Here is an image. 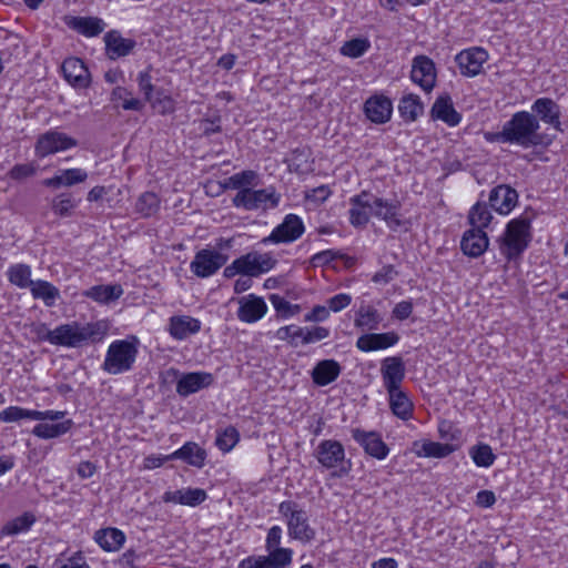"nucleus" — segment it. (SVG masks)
Masks as SVG:
<instances>
[{
    "instance_id": "obj_37",
    "label": "nucleus",
    "mask_w": 568,
    "mask_h": 568,
    "mask_svg": "<svg viewBox=\"0 0 568 568\" xmlns=\"http://www.w3.org/2000/svg\"><path fill=\"white\" fill-rule=\"evenodd\" d=\"M123 294L121 285H97L83 292V296L98 303H110Z\"/></svg>"
},
{
    "instance_id": "obj_64",
    "label": "nucleus",
    "mask_w": 568,
    "mask_h": 568,
    "mask_svg": "<svg viewBox=\"0 0 568 568\" xmlns=\"http://www.w3.org/2000/svg\"><path fill=\"white\" fill-rule=\"evenodd\" d=\"M496 503V496L491 490H480L476 495V505L481 508H489Z\"/></svg>"
},
{
    "instance_id": "obj_13",
    "label": "nucleus",
    "mask_w": 568,
    "mask_h": 568,
    "mask_svg": "<svg viewBox=\"0 0 568 568\" xmlns=\"http://www.w3.org/2000/svg\"><path fill=\"white\" fill-rule=\"evenodd\" d=\"M410 78L424 91L429 92L436 82L434 62L426 55H417L413 60Z\"/></svg>"
},
{
    "instance_id": "obj_28",
    "label": "nucleus",
    "mask_w": 568,
    "mask_h": 568,
    "mask_svg": "<svg viewBox=\"0 0 568 568\" xmlns=\"http://www.w3.org/2000/svg\"><path fill=\"white\" fill-rule=\"evenodd\" d=\"M488 244L487 234L483 230L470 229L464 233L460 247L464 254L478 257L487 250Z\"/></svg>"
},
{
    "instance_id": "obj_54",
    "label": "nucleus",
    "mask_w": 568,
    "mask_h": 568,
    "mask_svg": "<svg viewBox=\"0 0 568 568\" xmlns=\"http://www.w3.org/2000/svg\"><path fill=\"white\" fill-rule=\"evenodd\" d=\"M271 302L274 308L284 316H293L297 314L300 311L298 305H293L288 301L278 295H272Z\"/></svg>"
},
{
    "instance_id": "obj_60",
    "label": "nucleus",
    "mask_w": 568,
    "mask_h": 568,
    "mask_svg": "<svg viewBox=\"0 0 568 568\" xmlns=\"http://www.w3.org/2000/svg\"><path fill=\"white\" fill-rule=\"evenodd\" d=\"M282 532H283V530L280 526H273L268 529V532L266 536V541H265L266 550L280 548Z\"/></svg>"
},
{
    "instance_id": "obj_44",
    "label": "nucleus",
    "mask_w": 568,
    "mask_h": 568,
    "mask_svg": "<svg viewBox=\"0 0 568 568\" xmlns=\"http://www.w3.org/2000/svg\"><path fill=\"white\" fill-rule=\"evenodd\" d=\"M469 456L478 467H490L496 460V455L493 453L491 447L484 443L471 446L469 448Z\"/></svg>"
},
{
    "instance_id": "obj_15",
    "label": "nucleus",
    "mask_w": 568,
    "mask_h": 568,
    "mask_svg": "<svg viewBox=\"0 0 568 568\" xmlns=\"http://www.w3.org/2000/svg\"><path fill=\"white\" fill-rule=\"evenodd\" d=\"M373 193L369 191H362L361 193L349 199V223L354 227H365L369 222V212L365 207L372 209Z\"/></svg>"
},
{
    "instance_id": "obj_23",
    "label": "nucleus",
    "mask_w": 568,
    "mask_h": 568,
    "mask_svg": "<svg viewBox=\"0 0 568 568\" xmlns=\"http://www.w3.org/2000/svg\"><path fill=\"white\" fill-rule=\"evenodd\" d=\"M213 383V375L206 372H193L181 376L176 384V392L181 396H189Z\"/></svg>"
},
{
    "instance_id": "obj_59",
    "label": "nucleus",
    "mask_w": 568,
    "mask_h": 568,
    "mask_svg": "<svg viewBox=\"0 0 568 568\" xmlns=\"http://www.w3.org/2000/svg\"><path fill=\"white\" fill-rule=\"evenodd\" d=\"M138 83L140 91L144 94L145 100H152L153 94V85L151 82V75L149 72H140L138 77Z\"/></svg>"
},
{
    "instance_id": "obj_22",
    "label": "nucleus",
    "mask_w": 568,
    "mask_h": 568,
    "mask_svg": "<svg viewBox=\"0 0 568 568\" xmlns=\"http://www.w3.org/2000/svg\"><path fill=\"white\" fill-rule=\"evenodd\" d=\"M173 460H182L194 468L201 469L205 466L207 453L199 444L186 442L182 447L170 454Z\"/></svg>"
},
{
    "instance_id": "obj_26",
    "label": "nucleus",
    "mask_w": 568,
    "mask_h": 568,
    "mask_svg": "<svg viewBox=\"0 0 568 568\" xmlns=\"http://www.w3.org/2000/svg\"><path fill=\"white\" fill-rule=\"evenodd\" d=\"M366 116L374 123H385L392 116L393 105L388 98L374 95L364 105Z\"/></svg>"
},
{
    "instance_id": "obj_12",
    "label": "nucleus",
    "mask_w": 568,
    "mask_h": 568,
    "mask_svg": "<svg viewBox=\"0 0 568 568\" xmlns=\"http://www.w3.org/2000/svg\"><path fill=\"white\" fill-rule=\"evenodd\" d=\"M455 60L463 75L476 77L481 72L484 63L488 60V53L486 50L475 47L460 51Z\"/></svg>"
},
{
    "instance_id": "obj_1",
    "label": "nucleus",
    "mask_w": 568,
    "mask_h": 568,
    "mask_svg": "<svg viewBox=\"0 0 568 568\" xmlns=\"http://www.w3.org/2000/svg\"><path fill=\"white\" fill-rule=\"evenodd\" d=\"M539 130L540 123L534 113L518 111L503 125L496 138L529 149L545 143V135Z\"/></svg>"
},
{
    "instance_id": "obj_3",
    "label": "nucleus",
    "mask_w": 568,
    "mask_h": 568,
    "mask_svg": "<svg viewBox=\"0 0 568 568\" xmlns=\"http://www.w3.org/2000/svg\"><path fill=\"white\" fill-rule=\"evenodd\" d=\"M531 240L530 222L527 219H514L499 241V251L507 261L517 258L527 248Z\"/></svg>"
},
{
    "instance_id": "obj_19",
    "label": "nucleus",
    "mask_w": 568,
    "mask_h": 568,
    "mask_svg": "<svg viewBox=\"0 0 568 568\" xmlns=\"http://www.w3.org/2000/svg\"><path fill=\"white\" fill-rule=\"evenodd\" d=\"M531 113H535L539 122H544L561 131L560 108L549 98H539L531 105Z\"/></svg>"
},
{
    "instance_id": "obj_62",
    "label": "nucleus",
    "mask_w": 568,
    "mask_h": 568,
    "mask_svg": "<svg viewBox=\"0 0 568 568\" xmlns=\"http://www.w3.org/2000/svg\"><path fill=\"white\" fill-rule=\"evenodd\" d=\"M413 313V303L410 301H402L393 308V316L399 321L408 318Z\"/></svg>"
},
{
    "instance_id": "obj_31",
    "label": "nucleus",
    "mask_w": 568,
    "mask_h": 568,
    "mask_svg": "<svg viewBox=\"0 0 568 568\" xmlns=\"http://www.w3.org/2000/svg\"><path fill=\"white\" fill-rule=\"evenodd\" d=\"M93 539L104 551L114 552L122 548L126 537L122 530L108 527L97 530Z\"/></svg>"
},
{
    "instance_id": "obj_27",
    "label": "nucleus",
    "mask_w": 568,
    "mask_h": 568,
    "mask_svg": "<svg viewBox=\"0 0 568 568\" xmlns=\"http://www.w3.org/2000/svg\"><path fill=\"white\" fill-rule=\"evenodd\" d=\"M201 329V322L187 315H175L169 320L168 331L174 339H185Z\"/></svg>"
},
{
    "instance_id": "obj_48",
    "label": "nucleus",
    "mask_w": 568,
    "mask_h": 568,
    "mask_svg": "<svg viewBox=\"0 0 568 568\" xmlns=\"http://www.w3.org/2000/svg\"><path fill=\"white\" fill-rule=\"evenodd\" d=\"M160 200L158 195L152 192H144L135 203V212L143 217H149L158 212Z\"/></svg>"
},
{
    "instance_id": "obj_25",
    "label": "nucleus",
    "mask_w": 568,
    "mask_h": 568,
    "mask_svg": "<svg viewBox=\"0 0 568 568\" xmlns=\"http://www.w3.org/2000/svg\"><path fill=\"white\" fill-rule=\"evenodd\" d=\"M64 79L73 87L87 88L90 74L84 63L78 58L65 59L62 63Z\"/></svg>"
},
{
    "instance_id": "obj_6",
    "label": "nucleus",
    "mask_w": 568,
    "mask_h": 568,
    "mask_svg": "<svg viewBox=\"0 0 568 568\" xmlns=\"http://www.w3.org/2000/svg\"><path fill=\"white\" fill-rule=\"evenodd\" d=\"M280 197L281 196L274 186L258 190L253 187L251 190L237 192L232 202L235 207L244 209L246 211H265L267 209L276 207L278 205Z\"/></svg>"
},
{
    "instance_id": "obj_46",
    "label": "nucleus",
    "mask_w": 568,
    "mask_h": 568,
    "mask_svg": "<svg viewBox=\"0 0 568 568\" xmlns=\"http://www.w3.org/2000/svg\"><path fill=\"white\" fill-rule=\"evenodd\" d=\"M78 203L79 201H77L71 194L61 193L53 197L51 209L55 215L60 217H69L73 214Z\"/></svg>"
},
{
    "instance_id": "obj_57",
    "label": "nucleus",
    "mask_w": 568,
    "mask_h": 568,
    "mask_svg": "<svg viewBox=\"0 0 568 568\" xmlns=\"http://www.w3.org/2000/svg\"><path fill=\"white\" fill-rule=\"evenodd\" d=\"M396 275L397 272L392 265H385L374 274L372 281L376 284L385 285L394 280Z\"/></svg>"
},
{
    "instance_id": "obj_16",
    "label": "nucleus",
    "mask_w": 568,
    "mask_h": 568,
    "mask_svg": "<svg viewBox=\"0 0 568 568\" xmlns=\"http://www.w3.org/2000/svg\"><path fill=\"white\" fill-rule=\"evenodd\" d=\"M237 317L244 323H255L267 312L265 301L254 294L241 297L239 301Z\"/></svg>"
},
{
    "instance_id": "obj_45",
    "label": "nucleus",
    "mask_w": 568,
    "mask_h": 568,
    "mask_svg": "<svg viewBox=\"0 0 568 568\" xmlns=\"http://www.w3.org/2000/svg\"><path fill=\"white\" fill-rule=\"evenodd\" d=\"M390 407L395 415L406 419L412 412V403L400 388L388 390Z\"/></svg>"
},
{
    "instance_id": "obj_24",
    "label": "nucleus",
    "mask_w": 568,
    "mask_h": 568,
    "mask_svg": "<svg viewBox=\"0 0 568 568\" xmlns=\"http://www.w3.org/2000/svg\"><path fill=\"white\" fill-rule=\"evenodd\" d=\"M518 194L508 185H498L489 195L490 206L500 214H508L517 204Z\"/></svg>"
},
{
    "instance_id": "obj_53",
    "label": "nucleus",
    "mask_w": 568,
    "mask_h": 568,
    "mask_svg": "<svg viewBox=\"0 0 568 568\" xmlns=\"http://www.w3.org/2000/svg\"><path fill=\"white\" fill-rule=\"evenodd\" d=\"M148 102H150L152 108L161 114H168L174 111L173 99L164 94L162 91H158L152 97V100H149Z\"/></svg>"
},
{
    "instance_id": "obj_55",
    "label": "nucleus",
    "mask_w": 568,
    "mask_h": 568,
    "mask_svg": "<svg viewBox=\"0 0 568 568\" xmlns=\"http://www.w3.org/2000/svg\"><path fill=\"white\" fill-rule=\"evenodd\" d=\"M329 336V329L323 326L304 327V344L323 341Z\"/></svg>"
},
{
    "instance_id": "obj_7",
    "label": "nucleus",
    "mask_w": 568,
    "mask_h": 568,
    "mask_svg": "<svg viewBox=\"0 0 568 568\" xmlns=\"http://www.w3.org/2000/svg\"><path fill=\"white\" fill-rule=\"evenodd\" d=\"M226 262L227 255L204 248L195 254L190 268L196 276L204 278L215 274Z\"/></svg>"
},
{
    "instance_id": "obj_39",
    "label": "nucleus",
    "mask_w": 568,
    "mask_h": 568,
    "mask_svg": "<svg viewBox=\"0 0 568 568\" xmlns=\"http://www.w3.org/2000/svg\"><path fill=\"white\" fill-rule=\"evenodd\" d=\"M108 53L112 59L126 55L134 48L135 42L131 39H124L116 32H110L105 37Z\"/></svg>"
},
{
    "instance_id": "obj_38",
    "label": "nucleus",
    "mask_w": 568,
    "mask_h": 568,
    "mask_svg": "<svg viewBox=\"0 0 568 568\" xmlns=\"http://www.w3.org/2000/svg\"><path fill=\"white\" fill-rule=\"evenodd\" d=\"M36 520L37 518L32 513L26 511L21 516L7 521L0 530V536H17L21 532H26L32 527Z\"/></svg>"
},
{
    "instance_id": "obj_61",
    "label": "nucleus",
    "mask_w": 568,
    "mask_h": 568,
    "mask_svg": "<svg viewBox=\"0 0 568 568\" xmlns=\"http://www.w3.org/2000/svg\"><path fill=\"white\" fill-rule=\"evenodd\" d=\"M341 256H342V254L337 251L326 250V251H322V252L313 255L312 263L315 266H321V265H325V264L329 263L331 261H333L337 257H341Z\"/></svg>"
},
{
    "instance_id": "obj_10",
    "label": "nucleus",
    "mask_w": 568,
    "mask_h": 568,
    "mask_svg": "<svg viewBox=\"0 0 568 568\" xmlns=\"http://www.w3.org/2000/svg\"><path fill=\"white\" fill-rule=\"evenodd\" d=\"M354 439L363 447L364 452L378 460H383L389 453L388 446L384 443L381 434L375 430H363L355 428Z\"/></svg>"
},
{
    "instance_id": "obj_47",
    "label": "nucleus",
    "mask_w": 568,
    "mask_h": 568,
    "mask_svg": "<svg viewBox=\"0 0 568 568\" xmlns=\"http://www.w3.org/2000/svg\"><path fill=\"white\" fill-rule=\"evenodd\" d=\"M72 27L84 36L94 37L104 30L105 24L99 18L89 17L74 18L72 21Z\"/></svg>"
},
{
    "instance_id": "obj_50",
    "label": "nucleus",
    "mask_w": 568,
    "mask_h": 568,
    "mask_svg": "<svg viewBox=\"0 0 568 568\" xmlns=\"http://www.w3.org/2000/svg\"><path fill=\"white\" fill-rule=\"evenodd\" d=\"M371 48V42L367 38H355L346 41L342 48L341 53L349 58H359L365 54Z\"/></svg>"
},
{
    "instance_id": "obj_33",
    "label": "nucleus",
    "mask_w": 568,
    "mask_h": 568,
    "mask_svg": "<svg viewBox=\"0 0 568 568\" xmlns=\"http://www.w3.org/2000/svg\"><path fill=\"white\" fill-rule=\"evenodd\" d=\"M341 365L335 359L320 361L312 371V379L318 386L333 383L341 374Z\"/></svg>"
},
{
    "instance_id": "obj_41",
    "label": "nucleus",
    "mask_w": 568,
    "mask_h": 568,
    "mask_svg": "<svg viewBox=\"0 0 568 568\" xmlns=\"http://www.w3.org/2000/svg\"><path fill=\"white\" fill-rule=\"evenodd\" d=\"M400 116L406 121H415L424 111L423 103L418 95H404L398 104Z\"/></svg>"
},
{
    "instance_id": "obj_52",
    "label": "nucleus",
    "mask_w": 568,
    "mask_h": 568,
    "mask_svg": "<svg viewBox=\"0 0 568 568\" xmlns=\"http://www.w3.org/2000/svg\"><path fill=\"white\" fill-rule=\"evenodd\" d=\"M276 337L280 341H287L291 345L296 346V339L301 338L302 344H304V327L287 325L280 327L276 331Z\"/></svg>"
},
{
    "instance_id": "obj_40",
    "label": "nucleus",
    "mask_w": 568,
    "mask_h": 568,
    "mask_svg": "<svg viewBox=\"0 0 568 568\" xmlns=\"http://www.w3.org/2000/svg\"><path fill=\"white\" fill-rule=\"evenodd\" d=\"M266 556H257L267 568H284L292 562L293 550L290 548H274L267 550Z\"/></svg>"
},
{
    "instance_id": "obj_51",
    "label": "nucleus",
    "mask_w": 568,
    "mask_h": 568,
    "mask_svg": "<svg viewBox=\"0 0 568 568\" xmlns=\"http://www.w3.org/2000/svg\"><path fill=\"white\" fill-rule=\"evenodd\" d=\"M237 428H223L217 433L215 445L223 453H229L239 442Z\"/></svg>"
},
{
    "instance_id": "obj_21",
    "label": "nucleus",
    "mask_w": 568,
    "mask_h": 568,
    "mask_svg": "<svg viewBox=\"0 0 568 568\" xmlns=\"http://www.w3.org/2000/svg\"><path fill=\"white\" fill-rule=\"evenodd\" d=\"M399 337L395 332L367 333L357 338L356 347L362 352L386 349L395 345Z\"/></svg>"
},
{
    "instance_id": "obj_9",
    "label": "nucleus",
    "mask_w": 568,
    "mask_h": 568,
    "mask_svg": "<svg viewBox=\"0 0 568 568\" xmlns=\"http://www.w3.org/2000/svg\"><path fill=\"white\" fill-rule=\"evenodd\" d=\"M77 144V140L63 132L49 131L38 139L36 152L40 158H44L74 148Z\"/></svg>"
},
{
    "instance_id": "obj_11",
    "label": "nucleus",
    "mask_w": 568,
    "mask_h": 568,
    "mask_svg": "<svg viewBox=\"0 0 568 568\" xmlns=\"http://www.w3.org/2000/svg\"><path fill=\"white\" fill-rule=\"evenodd\" d=\"M242 275L254 277L271 271L276 260L270 253L250 252L239 257Z\"/></svg>"
},
{
    "instance_id": "obj_58",
    "label": "nucleus",
    "mask_w": 568,
    "mask_h": 568,
    "mask_svg": "<svg viewBox=\"0 0 568 568\" xmlns=\"http://www.w3.org/2000/svg\"><path fill=\"white\" fill-rule=\"evenodd\" d=\"M328 306L315 305L310 313L305 315V322H325L331 313Z\"/></svg>"
},
{
    "instance_id": "obj_2",
    "label": "nucleus",
    "mask_w": 568,
    "mask_h": 568,
    "mask_svg": "<svg viewBox=\"0 0 568 568\" xmlns=\"http://www.w3.org/2000/svg\"><path fill=\"white\" fill-rule=\"evenodd\" d=\"M105 334L106 326L101 322L80 323L73 321L57 326L52 338L57 346L78 348L100 342Z\"/></svg>"
},
{
    "instance_id": "obj_17",
    "label": "nucleus",
    "mask_w": 568,
    "mask_h": 568,
    "mask_svg": "<svg viewBox=\"0 0 568 568\" xmlns=\"http://www.w3.org/2000/svg\"><path fill=\"white\" fill-rule=\"evenodd\" d=\"M372 210L373 216L383 220L389 229L397 230L402 226L397 202L387 201L373 194Z\"/></svg>"
},
{
    "instance_id": "obj_4",
    "label": "nucleus",
    "mask_w": 568,
    "mask_h": 568,
    "mask_svg": "<svg viewBox=\"0 0 568 568\" xmlns=\"http://www.w3.org/2000/svg\"><path fill=\"white\" fill-rule=\"evenodd\" d=\"M138 355V341L118 339L106 351L102 368L111 375L122 374L132 369Z\"/></svg>"
},
{
    "instance_id": "obj_5",
    "label": "nucleus",
    "mask_w": 568,
    "mask_h": 568,
    "mask_svg": "<svg viewBox=\"0 0 568 568\" xmlns=\"http://www.w3.org/2000/svg\"><path fill=\"white\" fill-rule=\"evenodd\" d=\"M278 513L286 518L287 532L292 539L306 544L315 538V529L308 523L306 510L296 501H282L278 505Z\"/></svg>"
},
{
    "instance_id": "obj_49",
    "label": "nucleus",
    "mask_w": 568,
    "mask_h": 568,
    "mask_svg": "<svg viewBox=\"0 0 568 568\" xmlns=\"http://www.w3.org/2000/svg\"><path fill=\"white\" fill-rule=\"evenodd\" d=\"M468 219L473 229L484 231V229L489 225L493 215L486 204L477 203L471 207Z\"/></svg>"
},
{
    "instance_id": "obj_35",
    "label": "nucleus",
    "mask_w": 568,
    "mask_h": 568,
    "mask_svg": "<svg viewBox=\"0 0 568 568\" xmlns=\"http://www.w3.org/2000/svg\"><path fill=\"white\" fill-rule=\"evenodd\" d=\"M414 449L418 457L427 458H445L455 452V446L452 444H443L430 440L415 442Z\"/></svg>"
},
{
    "instance_id": "obj_18",
    "label": "nucleus",
    "mask_w": 568,
    "mask_h": 568,
    "mask_svg": "<svg viewBox=\"0 0 568 568\" xmlns=\"http://www.w3.org/2000/svg\"><path fill=\"white\" fill-rule=\"evenodd\" d=\"M315 457L325 468H334L344 462L345 450L339 442L325 439L318 444Z\"/></svg>"
},
{
    "instance_id": "obj_29",
    "label": "nucleus",
    "mask_w": 568,
    "mask_h": 568,
    "mask_svg": "<svg viewBox=\"0 0 568 568\" xmlns=\"http://www.w3.org/2000/svg\"><path fill=\"white\" fill-rule=\"evenodd\" d=\"M404 365L399 357H387L382 364V376L387 392L399 388L404 378Z\"/></svg>"
},
{
    "instance_id": "obj_8",
    "label": "nucleus",
    "mask_w": 568,
    "mask_h": 568,
    "mask_svg": "<svg viewBox=\"0 0 568 568\" xmlns=\"http://www.w3.org/2000/svg\"><path fill=\"white\" fill-rule=\"evenodd\" d=\"M304 224L295 214H288L272 233L262 240V243H290L302 236Z\"/></svg>"
},
{
    "instance_id": "obj_63",
    "label": "nucleus",
    "mask_w": 568,
    "mask_h": 568,
    "mask_svg": "<svg viewBox=\"0 0 568 568\" xmlns=\"http://www.w3.org/2000/svg\"><path fill=\"white\" fill-rule=\"evenodd\" d=\"M173 460L169 455H149L144 458V468L154 469L164 465L165 462Z\"/></svg>"
},
{
    "instance_id": "obj_20",
    "label": "nucleus",
    "mask_w": 568,
    "mask_h": 568,
    "mask_svg": "<svg viewBox=\"0 0 568 568\" xmlns=\"http://www.w3.org/2000/svg\"><path fill=\"white\" fill-rule=\"evenodd\" d=\"M207 494L203 488H182L178 490L165 491L162 496L164 503L178 504L182 506L196 507L204 503Z\"/></svg>"
},
{
    "instance_id": "obj_30",
    "label": "nucleus",
    "mask_w": 568,
    "mask_h": 568,
    "mask_svg": "<svg viewBox=\"0 0 568 568\" xmlns=\"http://www.w3.org/2000/svg\"><path fill=\"white\" fill-rule=\"evenodd\" d=\"M382 321V314L373 305L362 303L355 311L354 326L361 331H376Z\"/></svg>"
},
{
    "instance_id": "obj_43",
    "label": "nucleus",
    "mask_w": 568,
    "mask_h": 568,
    "mask_svg": "<svg viewBox=\"0 0 568 568\" xmlns=\"http://www.w3.org/2000/svg\"><path fill=\"white\" fill-rule=\"evenodd\" d=\"M7 274L9 282L19 288H30L33 283L31 267L27 264H13L8 268Z\"/></svg>"
},
{
    "instance_id": "obj_32",
    "label": "nucleus",
    "mask_w": 568,
    "mask_h": 568,
    "mask_svg": "<svg viewBox=\"0 0 568 568\" xmlns=\"http://www.w3.org/2000/svg\"><path fill=\"white\" fill-rule=\"evenodd\" d=\"M432 118L442 120L449 126L457 125L462 115L455 110L449 95L437 98L430 110Z\"/></svg>"
},
{
    "instance_id": "obj_56",
    "label": "nucleus",
    "mask_w": 568,
    "mask_h": 568,
    "mask_svg": "<svg viewBox=\"0 0 568 568\" xmlns=\"http://www.w3.org/2000/svg\"><path fill=\"white\" fill-rule=\"evenodd\" d=\"M352 303V296L346 293H339L327 300V306L332 312H341Z\"/></svg>"
},
{
    "instance_id": "obj_42",
    "label": "nucleus",
    "mask_w": 568,
    "mask_h": 568,
    "mask_svg": "<svg viewBox=\"0 0 568 568\" xmlns=\"http://www.w3.org/2000/svg\"><path fill=\"white\" fill-rule=\"evenodd\" d=\"M258 185V174L255 171L246 170L231 175L227 179V186L237 192L251 190Z\"/></svg>"
},
{
    "instance_id": "obj_36",
    "label": "nucleus",
    "mask_w": 568,
    "mask_h": 568,
    "mask_svg": "<svg viewBox=\"0 0 568 568\" xmlns=\"http://www.w3.org/2000/svg\"><path fill=\"white\" fill-rule=\"evenodd\" d=\"M30 292L33 298L41 300L49 307L60 298V291L50 282L42 280L33 281Z\"/></svg>"
},
{
    "instance_id": "obj_14",
    "label": "nucleus",
    "mask_w": 568,
    "mask_h": 568,
    "mask_svg": "<svg viewBox=\"0 0 568 568\" xmlns=\"http://www.w3.org/2000/svg\"><path fill=\"white\" fill-rule=\"evenodd\" d=\"M64 416L63 412L54 410H29L17 406L8 407L0 413V422L2 423H17L22 419L30 420H57Z\"/></svg>"
},
{
    "instance_id": "obj_34",
    "label": "nucleus",
    "mask_w": 568,
    "mask_h": 568,
    "mask_svg": "<svg viewBox=\"0 0 568 568\" xmlns=\"http://www.w3.org/2000/svg\"><path fill=\"white\" fill-rule=\"evenodd\" d=\"M88 179L87 171L82 169L60 170L54 176L45 179L43 184L49 187L72 186L83 183Z\"/></svg>"
}]
</instances>
